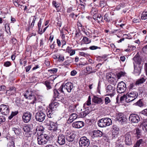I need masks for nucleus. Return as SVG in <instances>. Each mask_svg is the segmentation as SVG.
I'll return each instance as SVG.
<instances>
[{
  "label": "nucleus",
  "instance_id": "35",
  "mask_svg": "<svg viewBox=\"0 0 147 147\" xmlns=\"http://www.w3.org/2000/svg\"><path fill=\"white\" fill-rule=\"evenodd\" d=\"M142 129L144 132H147V122L144 121L141 124Z\"/></svg>",
  "mask_w": 147,
  "mask_h": 147
},
{
  "label": "nucleus",
  "instance_id": "29",
  "mask_svg": "<svg viewBox=\"0 0 147 147\" xmlns=\"http://www.w3.org/2000/svg\"><path fill=\"white\" fill-rule=\"evenodd\" d=\"M92 100L94 103L97 104H102L103 101L101 98H99L96 96H94Z\"/></svg>",
  "mask_w": 147,
  "mask_h": 147
},
{
  "label": "nucleus",
  "instance_id": "12",
  "mask_svg": "<svg viewBox=\"0 0 147 147\" xmlns=\"http://www.w3.org/2000/svg\"><path fill=\"white\" fill-rule=\"evenodd\" d=\"M48 129L49 130L54 132L57 131V130H59L57 124L51 121H49V124L48 127Z\"/></svg>",
  "mask_w": 147,
  "mask_h": 147
},
{
  "label": "nucleus",
  "instance_id": "62",
  "mask_svg": "<svg viewBox=\"0 0 147 147\" xmlns=\"http://www.w3.org/2000/svg\"><path fill=\"white\" fill-rule=\"evenodd\" d=\"M71 50H72V49H71V47L68 46L66 49V52H67L69 53L71 52Z\"/></svg>",
  "mask_w": 147,
  "mask_h": 147
},
{
  "label": "nucleus",
  "instance_id": "53",
  "mask_svg": "<svg viewBox=\"0 0 147 147\" xmlns=\"http://www.w3.org/2000/svg\"><path fill=\"white\" fill-rule=\"evenodd\" d=\"M104 100L105 103L106 105H107L108 103H110L111 102V100L108 97H106L105 98Z\"/></svg>",
  "mask_w": 147,
  "mask_h": 147
},
{
  "label": "nucleus",
  "instance_id": "41",
  "mask_svg": "<svg viewBox=\"0 0 147 147\" xmlns=\"http://www.w3.org/2000/svg\"><path fill=\"white\" fill-rule=\"evenodd\" d=\"M104 20L107 22H109L112 20L111 18L108 15L107 13H106L104 16Z\"/></svg>",
  "mask_w": 147,
  "mask_h": 147
},
{
  "label": "nucleus",
  "instance_id": "4",
  "mask_svg": "<svg viewBox=\"0 0 147 147\" xmlns=\"http://www.w3.org/2000/svg\"><path fill=\"white\" fill-rule=\"evenodd\" d=\"M138 94L135 91L129 92L126 94V102L128 103L134 101L138 97Z\"/></svg>",
  "mask_w": 147,
  "mask_h": 147
},
{
  "label": "nucleus",
  "instance_id": "22",
  "mask_svg": "<svg viewBox=\"0 0 147 147\" xmlns=\"http://www.w3.org/2000/svg\"><path fill=\"white\" fill-rule=\"evenodd\" d=\"M102 132L99 130H95L93 131V135L92 137L94 138L95 137H101L102 136Z\"/></svg>",
  "mask_w": 147,
  "mask_h": 147
},
{
  "label": "nucleus",
  "instance_id": "32",
  "mask_svg": "<svg viewBox=\"0 0 147 147\" xmlns=\"http://www.w3.org/2000/svg\"><path fill=\"white\" fill-rule=\"evenodd\" d=\"M136 133L135 134L136 135V137L137 139H139L141 137V130L138 128H135Z\"/></svg>",
  "mask_w": 147,
  "mask_h": 147
},
{
  "label": "nucleus",
  "instance_id": "54",
  "mask_svg": "<svg viewBox=\"0 0 147 147\" xmlns=\"http://www.w3.org/2000/svg\"><path fill=\"white\" fill-rule=\"evenodd\" d=\"M106 4V2L102 0V1H100L99 2V5L100 7H104Z\"/></svg>",
  "mask_w": 147,
  "mask_h": 147
},
{
  "label": "nucleus",
  "instance_id": "17",
  "mask_svg": "<svg viewBox=\"0 0 147 147\" xmlns=\"http://www.w3.org/2000/svg\"><path fill=\"white\" fill-rule=\"evenodd\" d=\"M59 103L56 101V100L55 99L49 105L50 109L55 111L56 110L57 108L59 106Z\"/></svg>",
  "mask_w": 147,
  "mask_h": 147
},
{
  "label": "nucleus",
  "instance_id": "2",
  "mask_svg": "<svg viewBox=\"0 0 147 147\" xmlns=\"http://www.w3.org/2000/svg\"><path fill=\"white\" fill-rule=\"evenodd\" d=\"M46 117L45 110L42 109L39 110L35 114V117L36 120L40 122H42L44 121Z\"/></svg>",
  "mask_w": 147,
  "mask_h": 147
},
{
  "label": "nucleus",
  "instance_id": "30",
  "mask_svg": "<svg viewBox=\"0 0 147 147\" xmlns=\"http://www.w3.org/2000/svg\"><path fill=\"white\" fill-rule=\"evenodd\" d=\"M146 78L145 76H144L137 80L136 82V84L138 85L142 84L146 81Z\"/></svg>",
  "mask_w": 147,
  "mask_h": 147
},
{
  "label": "nucleus",
  "instance_id": "47",
  "mask_svg": "<svg viewBox=\"0 0 147 147\" xmlns=\"http://www.w3.org/2000/svg\"><path fill=\"white\" fill-rule=\"evenodd\" d=\"M5 29L7 33H9V32L10 33V28L9 24H6L5 25Z\"/></svg>",
  "mask_w": 147,
  "mask_h": 147
},
{
  "label": "nucleus",
  "instance_id": "16",
  "mask_svg": "<svg viewBox=\"0 0 147 147\" xmlns=\"http://www.w3.org/2000/svg\"><path fill=\"white\" fill-rule=\"evenodd\" d=\"M117 120L121 122L122 124L126 123L127 119L122 114H118L117 117Z\"/></svg>",
  "mask_w": 147,
  "mask_h": 147
},
{
  "label": "nucleus",
  "instance_id": "9",
  "mask_svg": "<svg viewBox=\"0 0 147 147\" xmlns=\"http://www.w3.org/2000/svg\"><path fill=\"white\" fill-rule=\"evenodd\" d=\"M115 90V87L111 85H108L106 88V90L107 93V95H110L111 97L114 94Z\"/></svg>",
  "mask_w": 147,
  "mask_h": 147
},
{
  "label": "nucleus",
  "instance_id": "60",
  "mask_svg": "<svg viewBox=\"0 0 147 147\" xmlns=\"http://www.w3.org/2000/svg\"><path fill=\"white\" fill-rule=\"evenodd\" d=\"M42 20L41 18H40L38 23V28L39 31H40V28H41L42 24Z\"/></svg>",
  "mask_w": 147,
  "mask_h": 147
},
{
  "label": "nucleus",
  "instance_id": "28",
  "mask_svg": "<svg viewBox=\"0 0 147 147\" xmlns=\"http://www.w3.org/2000/svg\"><path fill=\"white\" fill-rule=\"evenodd\" d=\"M78 117V115L76 113H72L71 114L68 120V122L69 121H70V122H72L74 120L76 119Z\"/></svg>",
  "mask_w": 147,
  "mask_h": 147
},
{
  "label": "nucleus",
  "instance_id": "8",
  "mask_svg": "<svg viewBox=\"0 0 147 147\" xmlns=\"http://www.w3.org/2000/svg\"><path fill=\"white\" fill-rule=\"evenodd\" d=\"M129 120L133 123H137L140 121V119L139 115L136 114H132L129 117Z\"/></svg>",
  "mask_w": 147,
  "mask_h": 147
},
{
  "label": "nucleus",
  "instance_id": "6",
  "mask_svg": "<svg viewBox=\"0 0 147 147\" xmlns=\"http://www.w3.org/2000/svg\"><path fill=\"white\" fill-rule=\"evenodd\" d=\"M80 147H88L90 144V142L89 139L85 136H83L80 138L79 141Z\"/></svg>",
  "mask_w": 147,
  "mask_h": 147
},
{
  "label": "nucleus",
  "instance_id": "15",
  "mask_svg": "<svg viewBox=\"0 0 147 147\" xmlns=\"http://www.w3.org/2000/svg\"><path fill=\"white\" fill-rule=\"evenodd\" d=\"M112 75L113 74L111 73H109L107 75L106 77L109 83L111 84H115L116 79L112 76Z\"/></svg>",
  "mask_w": 147,
  "mask_h": 147
},
{
  "label": "nucleus",
  "instance_id": "31",
  "mask_svg": "<svg viewBox=\"0 0 147 147\" xmlns=\"http://www.w3.org/2000/svg\"><path fill=\"white\" fill-rule=\"evenodd\" d=\"M44 128L42 126L38 125L36 127L35 130H34V134H35L38 131L42 132L44 131Z\"/></svg>",
  "mask_w": 147,
  "mask_h": 147
},
{
  "label": "nucleus",
  "instance_id": "51",
  "mask_svg": "<svg viewBox=\"0 0 147 147\" xmlns=\"http://www.w3.org/2000/svg\"><path fill=\"white\" fill-rule=\"evenodd\" d=\"M18 113L17 112H12L11 115L9 117V119L11 120L13 116L16 115Z\"/></svg>",
  "mask_w": 147,
  "mask_h": 147
},
{
  "label": "nucleus",
  "instance_id": "5",
  "mask_svg": "<svg viewBox=\"0 0 147 147\" xmlns=\"http://www.w3.org/2000/svg\"><path fill=\"white\" fill-rule=\"evenodd\" d=\"M73 87L74 86L72 83L70 82H68L64 86L63 85H62L59 89V90L61 92H63V88H64V89L67 90V92H70Z\"/></svg>",
  "mask_w": 147,
  "mask_h": 147
},
{
  "label": "nucleus",
  "instance_id": "3",
  "mask_svg": "<svg viewBox=\"0 0 147 147\" xmlns=\"http://www.w3.org/2000/svg\"><path fill=\"white\" fill-rule=\"evenodd\" d=\"M112 123L111 119L109 118H104L98 120V124L100 127H105L110 125Z\"/></svg>",
  "mask_w": 147,
  "mask_h": 147
},
{
  "label": "nucleus",
  "instance_id": "14",
  "mask_svg": "<svg viewBox=\"0 0 147 147\" xmlns=\"http://www.w3.org/2000/svg\"><path fill=\"white\" fill-rule=\"evenodd\" d=\"M134 73L136 76H138L140 74L142 66V65H134Z\"/></svg>",
  "mask_w": 147,
  "mask_h": 147
},
{
  "label": "nucleus",
  "instance_id": "48",
  "mask_svg": "<svg viewBox=\"0 0 147 147\" xmlns=\"http://www.w3.org/2000/svg\"><path fill=\"white\" fill-rule=\"evenodd\" d=\"M45 84L46 86L47 89H50L51 88L50 82L46 81L45 82Z\"/></svg>",
  "mask_w": 147,
  "mask_h": 147
},
{
  "label": "nucleus",
  "instance_id": "10",
  "mask_svg": "<svg viewBox=\"0 0 147 147\" xmlns=\"http://www.w3.org/2000/svg\"><path fill=\"white\" fill-rule=\"evenodd\" d=\"M0 112L3 115H7L9 112V109L8 105H1L0 106Z\"/></svg>",
  "mask_w": 147,
  "mask_h": 147
},
{
  "label": "nucleus",
  "instance_id": "45",
  "mask_svg": "<svg viewBox=\"0 0 147 147\" xmlns=\"http://www.w3.org/2000/svg\"><path fill=\"white\" fill-rule=\"evenodd\" d=\"M30 90H27L24 94V96L26 98H29L30 96Z\"/></svg>",
  "mask_w": 147,
  "mask_h": 147
},
{
  "label": "nucleus",
  "instance_id": "24",
  "mask_svg": "<svg viewBox=\"0 0 147 147\" xmlns=\"http://www.w3.org/2000/svg\"><path fill=\"white\" fill-rule=\"evenodd\" d=\"M76 137V134L73 133H71L69 135L66 137V139L68 141L72 142L74 140Z\"/></svg>",
  "mask_w": 147,
  "mask_h": 147
},
{
  "label": "nucleus",
  "instance_id": "37",
  "mask_svg": "<svg viewBox=\"0 0 147 147\" xmlns=\"http://www.w3.org/2000/svg\"><path fill=\"white\" fill-rule=\"evenodd\" d=\"M36 17L35 16H34V19L33 20L30 26H29L28 27V28L27 29H26V30L27 31H29L30 30V28H32L34 25V24L36 19Z\"/></svg>",
  "mask_w": 147,
  "mask_h": 147
},
{
  "label": "nucleus",
  "instance_id": "56",
  "mask_svg": "<svg viewBox=\"0 0 147 147\" xmlns=\"http://www.w3.org/2000/svg\"><path fill=\"white\" fill-rule=\"evenodd\" d=\"M87 71L89 73H92L93 72L92 70V68L91 66H88L86 68Z\"/></svg>",
  "mask_w": 147,
  "mask_h": 147
},
{
  "label": "nucleus",
  "instance_id": "50",
  "mask_svg": "<svg viewBox=\"0 0 147 147\" xmlns=\"http://www.w3.org/2000/svg\"><path fill=\"white\" fill-rule=\"evenodd\" d=\"M57 71V68H54L52 69H49L48 70L49 72L51 73V74H55L56 73Z\"/></svg>",
  "mask_w": 147,
  "mask_h": 147
},
{
  "label": "nucleus",
  "instance_id": "43",
  "mask_svg": "<svg viewBox=\"0 0 147 147\" xmlns=\"http://www.w3.org/2000/svg\"><path fill=\"white\" fill-rule=\"evenodd\" d=\"M82 41L86 44H89L91 42L90 40L87 37L85 36L83 37Z\"/></svg>",
  "mask_w": 147,
  "mask_h": 147
},
{
  "label": "nucleus",
  "instance_id": "63",
  "mask_svg": "<svg viewBox=\"0 0 147 147\" xmlns=\"http://www.w3.org/2000/svg\"><path fill=\"white\" fill-rule=\"evenodd\" d=\"M59 61H63L64 59V57L62 55H59L58 58Z\"/></svg>",
  "mask_w": 147,
  "mask_h": 147
},
{
  "label": "nucleus",
  "instance_id": "59",
  "mask_svg": "<svg viewBox=\"0 0 147 147\" xmlns=\"http://www.w3.org/2000/svg\"><path fill=\"white\" fill-rule=\"evenodd\" d=\"M118 133H112L111 135V137L112 139H115L117 138L118 137Z\"/></svg>",
  "mask_w": 147,
  "mask_h": 147
},
{
  "label": "nucleus",
  "instance_id": "64",
  "mask_svg": "<svg viewBox=\"0 0 147 147\" xmlns=\"http://www.w3.org/2000/svg\"><path fill=\"white\" fill-rule=\"evenodd\" d=\"M6 89V87L4 86H0V91H4Z\"/></svg>",
  "mask_w": 147,
  "mask_h": 147
},
{
  "label": "nucleus",
  "instance_id": "19",
  "mask_svg": "<svg viewBox=\"0 0 147 147\" xmlns=\"http://www.w3.org/2000/svg\"><path fill=\"white\" fill-rule=\"evenodd\" d=\"M134 61L133 63L137 64H140L141 62V59L140 57V56L138 52L135 55L133 58Z\"/></svg>",
  "mask_w": 147,
  "mask_h": 147
},
{
  "label": "nucleus",
  "instance_id": "1",
  "mask_svg": "<svg viewBox=\"0 0 147 147\" xmlns=\"http://www.w3.org/2000/svg\"><path fill=\"white\" fill-rule=\"evenodd\" d=\"M49 137L46 134H41L38 136L37 140L38 143L39 145L46 144L49 141Z\"/></svg>",
  "mask_w": 147,
  "mask_h": 147
},
{
  "label": "nucleus",
  "instance_id": "40",
  "mask_svg": "<svg viewBox=\"0 0 147 147\" xmlns=\"http://www.w3.org/2000/svg\"><path fill=\"white\" fill-rule=\"evenodd\" d=\"M54 111L50 110V109L48 110L47 112V114L48 117L51 118L53 117V112Z\"/></svg>",
  "mask_w": 147,
  "mask_h": 147
},
{
  "label": "nucleus",
  "instance_id": "61",
  "mask_svg": "<svg viewBox=\"0 0 147 147\" xmlns=\"http://www.w3.org/2000/svg\"><path fill=\"white\" fill-rule=\"evenodd\" d=\"M98 48L100 49V47L95 46H91L89 47V49L92 50H95Z\"/></svg>",
  "mask_w": 147,
  "mask_h": 147
},
{
  "label": "nucleus",
  "instance_id": "57",
  "mask_svg": "<svg viewBox=\"0 0 147 147\" xmlns=\"http://www.w3.org/2000/svg\"><path fill=\"white\" fill-rule=\"evenodd\" d=\"M141 114L147 116V109L142 111L140 112Z\"/></svg>",
  "mask_w": 147,
  "mask_h": 147
},
{
  "label": "nucleus",
  "instance_id": "39",
  "mask_svg": "<svg viewBox=\"0 0 147 147\" xmlns=\"http://www.w3.org/2000/svg\"><path fill=\"white\" fill-rule=\"evenodd\" d=\"M134 105L141 107L144 106V104L142 102V99H140L136 102L134 104Z\"/></svg>",
  "mask_w": 147,
  "mask_h": 147
},
{
  "label": "nucleus",
  "instance_id": "26",
  "mask_svg": "<svg viewBox=\"0 0 147 147\" xmlns=\"http://www.w3.org/2000/svg\"><path fill=\"white\" fill-rule=\"evenodd\" d=\"M16 90V88L14 87H12L10 88L9 89L7 90L6 92L7 95L10 96L14 93Z\"/></svg>",
  "mask_w": 147,
  "mask_h": 147
},
{
  "label": "nucleus",
  "instance_id": "38",
  "mask_svg": "<svg viewBox=\"0 0 147 147\" xmlns=\"http://www.w3.org/2000/svg\"><path fill=\"white\" fill-rule=\"evenodd\" d=\"M12 129L14 132L17 135H19L21 133V130L19 128L13 127Z\"/></svg>",
  "mask_w": 147,
  "mask_h": 147
},
{
  "label": "nucleus",
  "instance_id": "25",
  "mask_svg": "<svg viewBox=\"0 0 147 147\" xmlns=\"http://www.w3.org/2000/svg\"><path fill=\"white\" fill-rule=\"evenodd\" d=\"M123 136H121L118 138V140L116 142V147H124L123 145L122 144L123 142L120 141L121 139H123Z\"/></svg>",
  "mask_w": 147,
  "mask_h": 147
},
{
  "label": "nucleus",
  "instance_id": "44",
  "mask_svg": "<svg viewBox=\"0 0 147 147\" xmlns=\"http://www.w3.org/2000/svg\"><path fill=\"white\" fill-rule=\"evenodd\" d=\"M77 105H70L69 106L68 111L71 112H73L75 110V109L76 108Z\"/></svg>",
  "mask_w": 147,
  "mask_h": 147
},
{
  "label": "nucleus",
  "instance_id": "11",
  "mask_svg": "<svg viewBox=\"0 0 147 147\" xmlns=\"http://www.w3.org/2000/svg\"><path fill=\"white\" fill-rule=\"evenodd\" d=\"M32 114L29 112H27L24 113L22 116L23 121L26 123H28L31 120Z\"/></svg>",
  "mask_w": 147,
  "mask_h": 147
},
{
  "label": "nucleus",
  "instance_id": "23",
  "mask_svg": "<svg viewBox=\"0 0 147 147\" xmlns=\"http://www.w3.org/2000/svg\"><path fill=\"white\" fill-rule=\"evenodd\" d=\"M93 18L95 20H96L98 23L103 22V17L100 14H95L93 16Z\"/></svg>",
  "mask_w": 147,
  "mask_h": 147
},
{
  "label": "nucleus",
  "instance_id": "46",
  "mask_svg": "<svg viewBox=\"0 0 147 147\" xmlns=\"http://www.w3.org/2000/svg\"><path fill=\"white\" fill-rule=\"evenodd\" d=\"M54 92V97L55 98H58L59 93L58 91L56 89H55L53 91Z\"/></svg>",
  "mask_w": 147,
  "mask_h": 147
},
{
  "label": "nucleus",
  "instance_id": "55",
  "mask_svg": "<svg viewBox=\"0 0 147 147\" xmlns=\"http://www.w3.org/2000/svg\"><path fill=\"white\" fill-rule=\"evenodd\" d=\"M91 98L90 96H89L88 98V99L87 101L85 102L87 104L88 106H89L91 105Z\"/></svg>",
  "mask_w": 147,
  "mask_h": 147
},
{
  "label": "nucleus",
  "instance_id": "20",
  "mask_svg": "<svg viewBox=\"0 0 147 147\" xmlns=\"http://www.w3.org/2000/svg\"><path fill=\"white\" fill-rule=\"evenodd\" d=\"M84 125V123L82 121H78L74 122L72 124V126L75 128H80Z\"/></svg>",
  "mask_w": 147,
  "mask_h": 147
},
{
  "label": "nucleus",
  "instance_id": "49",
  "mask_svg": "<svg viewBox=\"0 0 147 147\" xmlns=\"http://www.w3.org/2000/svg\"><path fill=\"white\" fill-rule=\"evenodd\" d=\"M52 3L53 5L57 9L59 7L60 5V4L58 3L57 2L55 1H53Z\"/></svg>",
  "mask_w": 147,
  "mask_h": 147
},
{
  "label": "nucleus",
  "instance_id": "36",
  "mask_svg": "<svg viewBox=\"0 0 147 147\" xmlns=\"http://www.w3.org/2000/svg\"><path fill=\"white\" fill-rule=\"evenodd\" d=\"M14 142V138H13L10 139L7 143V147H14L15 146Z\"/></svg>",
  "mask_w": 147,
  "mask_h": 147
},
{
  "label": "nucleus",
  "instance_id": "42",
  "mask_svg": "<svg viewBox=\"0 0 147 147\" xmlns=\"http://www.w3.org/2000/svg\"><path fill=\"white\" fill-rule=\"evenodd\" d=\"M142 20H145L147 19V11H143L141 16Z\"/></svg>",
  "mask_w": 147,
  "mask_h": 147
},
{
  "label": "nucleus",
  "instance_id": "58",
  "mask_svg": "<svg viewBox=\"0 0 147 147\" xmlns=\"http://www.w3.org/2000/svg\"><path fill=\"white\" fill-rule=\"evenodd\" d=\"M5 118L3 116H0V124L5 121Z\"/></svg>",
  "mask_w": 147,
  "mask_h": 147
},
{
  "label": "nucleus",
  "instance_id": "34",
  "mask_svg": "<svg viewBox=\"0 0 147 147\" xmlns=\"http://www.w3.org/2000/svg\"><path fill=\"white\" fill-rule=\"evenodd\" d=\"M119 130L117 126L115 125H113L112 127V132L114 133H119Z\"/></svg>",
  "mask_w": 147,
  "mask_h": 147
},
{
  "label": "nucleus",
  "instance_id": "13",
  "mask_svg": "<svg viewBox=\"0 0 147 147\" xmlns=\"http://www.w3.org/2000/svg\"><path fill=\"white\" fill-rule=\"evenodd\" d=\"M65 136L63 134H60L57 137V142L60 145H63L65 144Z\"/></svg>",
  "mask_w": 147,
  "mask_h": 147
},
{
  "label": "nucleus",
  "instance_id": "27",
  "mask_svg": "<svg viewBox=\"0 0 147 147\" xmlns=\"http://www.w3.org/2000/svg\"><path fill=\"white\" fill-rule=\"evenodd\" d=\"M32 126L30 125H29L24 126L23 127L22 129L24 131L29 133L30 131V130L32 129Z\"/></svg>",
  "mask_w": 147,
  "mask_h": 147
},
{
  "label": "nucleus",
  "instance_id": "33",
  "mask_svg": "<svg viewBox=\"0 0 147 147\" xmlns=\"http://www.w3.org/2000/svg\"><path fill=\"white\" fill-rule=\"evenodd\" d=\"M144 143V141L142 139H140L136 141L133 147H139L140 145L143 144Z\"/></svg>",
  "mask_w": 147,
  "mask_h": 147
},
{
  "label": "nucleus",
  "instance_id": "21",
  "mask_svg": "<svg viewBox=\"0 0 147 147\" xmlns=\"http://www.w3.org/2000/svg\"><path fill=\"white\" fill-rule=\"evenodd\" d=\"M35 92H36L34 90H30V99L32 100V102H31V103H35L36 100Z\"/></svg>",
  "mask_w": 147,
  "mask_h": 147
},
{
  "label": "nucleus",
  "instance_id": "18",
  "mask_svg": "<svg viewBox=\"0 0 147 147\" xmlns=\"http://www.w3.org/2000/svg\"><path fill=\"white\" fill-rule=\"evenodd\" d=\"M125 144L128 146H130L132 144L131 140V136L129 133H127L125 135Z\"/></svg>",
  "mask_w": 147,
  "mask_h": 147
},
{
  "label": "nucleus",
  "instance_id": "52",
  "mask_svg": "<svg viewBox=\"0 0 147 147\" xmlns=\"http://www.w3.org/2000/svg\"><path fill=\"white\" fill-rule=\"evenodd\" d=\"M124 73L123 72L120 71L117 74V76L118 79H120L121 77L124 76Z\"/></svg>",
  "mask_w": 147,
  "mask_h": 147
},
{
  "label": "nucleus",
  "instance_id": "7",
  "mask_svg": "<svg viewBox=\"0 0 147 147\" xmlns=\"http://www.w3.org/2000/svg\"><path fill=\"white\" fill-rule=\"evenodd\" d=\"M126 89V85L124 82L122 81L118 83L117 88V90L118 92L120 94L123 93Z\"/></svg>",
  "mask_w": 147,
  "mask_h": 147
}]
</instances>
